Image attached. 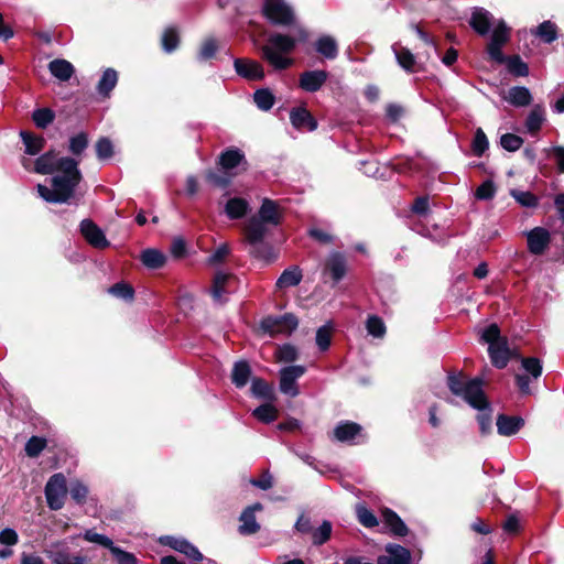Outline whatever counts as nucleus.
<instances>
[{"mask_svg": "<svg viewBox=\"0 0 564 564\" xmlns=\"http://www.w3.org/2000/svg\"><path fill=\"white\" fill-rule=\"evenodd\" d=\"M35 172L40 174H54L52 188L39 184V195L48 203H68L82 181L78 162L72 158H57L53 151L46 152L35 161Z\"/></svg>", "mask_w": 564, "mask_h": 564, "instance_id": "obj_1", "label": "nucleus"}, {"mask_svg": "<svg viewBox=\"0 0 564 564\" xmlns=\"http://www.w3.org/2000/svg\"><path fill=\"white\" fill-rule=\"evenodd\" d=\"M280 205L269 198H264L256 215H252L243 227L245 241L249 245V253L257 258L268 260L271 248L264 242V237L270 227H276L282 220Z\"/></svg>", "mask_w": 564, "mask_h": 564, "instance_id": "obj_2", "label": "nucleus"}, {"mask_svg": "<svg viewBox=\"0 0 564 564\" xmlns=\"http://www.w3.org/2000/svg\"><path fill=\"white\" fill-rule=\"evenodd\" d=\"M447 384L453 394L463 398L470 406L478 410L477 422L480 433L488 435L491 432V408L482 390V380L479 378L466 379L462 375H449Z\"/></svg>", "mask_w": 564, "mask_h": 564, "instance_id": "obj_3", "label": "nucleus"}, {"mask_svg": "<svg viewBox=\"0 0 564 564\" xmlns=\"http://www.w3.org/2000/svg\"><path fill=\"white\" fill-rule=\"evenodd\" d=\"M307 36L308 34L303 28L296 29L295 36L273 33L261 47L262 57L274 69H286L293 64V59L289 55L295 48L296 42L306 41Z\"/></svg>", "mask_w": 564, "mask_h": 564, "instance_id": "obj_4", "label": "nucleus"}, {"mask_svg": "<svg viewBox=\"0 0 564 564\" xmlns=\"http://www.w3.org/2000/svg\"><path fill=\"white\" fill-rule=\"evenodd\" d=\"M264 17L275 25H292L295 21L293 8L285 0H264Z\"/></svg>", "mask_w": 564, "mask_h": 564, "instance_id": "obj_5", "label": "nucleus"}, {"mask_svg": "<svg viewBox=\"0 0 564 564\" xmlns=\"http://www.w3.org/2000/svg\"><path fill=\"white\" fill-rule=\"evenodd\" d=\"M523 373L516 375V382L522 394H531L530 383L542 375L541 360L535 357L521 358Z\"/></svg>", "mask_w": 564, "mask_h": 564, "instance_id": "obj_6", "label": "nucleus"}, {"mask_svg": "<svg viewBox=\"0 0 564 564\" xmlns=\"http://www.w3.org/2000/svg\"><path fill=\"white\" fill-rule=\"evenodd\" d=\"M67 494L66 478L63 474H54L45 486V498L52 510H59L64 506Z\"/></svg>", "mask_w": 564, "mask_h": 564, "instance_id": "obj_7", "label": "nucleus"}, {"mask_svg": "<svg viewBox=\"0 0 564 564\" xmlns=\"http://www.w3.org/2000/svg\"><path fill=\"white\" fill-rule=\"evenodd\" d=\"M299 325L293 314H285L279 317L269 316L261 322V328L270 336L278 334L290 335Z\"/></svg>", "mask_w": 564, "mask_h": 564, "instance_id": "obj_8", "label": "nucleus"}, {"mask_svg": "<svg viewBox=\"0 0 564 564\" xmlns=\"http://www.w3.org/2000/svg\"><path fill=\"white\" fill-rule=\"evenodd\" d=\"M306 371L304 366H289L280 370V391L291 398L299 395L300 390L296 380Z\"/></svg>", "mask_w": 564, "mask_h": 564, "instance_id": "obj_9", "label": "nucleus"}, {"mask_svg": "<svg viewBox=\"0 0 564 564\" xmlns=\"http://www.w3.org/2000/svg\"><path fill=\"white\" fill-rule=\"evenodd\" d=\"M235 276L231 273L218 271L214 275L210 295L216 304H224L226 295L234 290Z\"/></svg>", "mask_w": 564, "mask_h": 564, "instance_id": "obj_10", "label": "nucleus"}, {"mask_svg": "<svg viewBox=\"0 0 564 564\" xmlns=\"http://www.w3.org/2000/svg\"><path fill=\"white\" fill-rule=\"evenodd\" d=\"M80 232L86 241L95 248L105 249L110 245L104 231L90 219H84L80 223Z\"/></svg>", "mask_w": 564, "mask_h": 564, "instance_id": "obj_11", "label": "nucleus"}, {"mask_svg": "<svg viewBox=\"0 0 564 564\" xmlns=\"http://www.w3.org/2000/svg\"><path fill=\"white\" fill-rule=\"evenodd\" d=\"M236 73L248 80H261L264 78V70L260 63L247 59L236 58L234 61Z\"/></svg>", "mask_w": 564, "mask_h": 564, "instance_id": "obj_12", "label": "nucleus"}, {"mask_svg": "<svg viewBox=\"0 0 564 564\" xmlns=\"http://www.w3.org/2000/svg\"><path fill=\"white\" fill-rule=\"evenodd\" d=\"M328 78V73L322 69L306 70L300 75L299 85L307 93L319 90Z\"/></svg>", "mask_w": 564, "mask_h": 564, "instance_id": "obj_13", "label": "nucleus"}, {"mask_svg": "<svg viewBox=\"0 0 564 564\" xmlns=\"http://www.w3.org/2000/svg\"><path fill=\"white\" fill-rule=\"evenodd\" d=\"M528 249L533 254H542L551 241L549 230L543 227H535L527 232Z\"/></svg>", "mask_w": 564, "mask_h": 564, "instance_id": "obj_14", "label": "nucleus"}, {"mask_svg": "<svg viewBox=\"0 0 564 564\" xmlns=\"http://www.w3.org/2000/svg\"><path fill=\"white\" fill-rule=\"evenodd\" d=\"M260 510H262V505L257 502L242 511L239 519L241 522V524L239 525V532L241 534L250 535L259 531L260 525L256 519V511Z\"/></svg>", "mask_w": 564, "mask_h": 564, "instance_id": "obj_15", "label": "nucleus"}, {"mask_svg": "<svg viewBox=\"0 0 564 564\" xmlns=\"http://www.w3.org/2000/svg\"><path fill=\"white\" fill-rule=\"evenodd\" d=\"M469 24L478 34L486 35L494 25V17L484 8H475Z\"/></svg>", "mask_w": 564, "mask_h": 564, "instance_id": "obj_16", "label": "nucleus"}, {"mask_svg": "<svg viewBox=\"0 0 564 564\" xmlns=\"http://www.w3.org/2000/svg\"><path fill=\"white\" fill-rule=\"evenodd\" d=\"M164 543L171 546L173 550L183 553L193 561H203L204 556L196 546L189 543L185 539H177L173 536L164 538Z\"/></svg>", "mask_w": 564, "mask_h": 564, "instance_id": "obj_17", "label": "nucleus"}, {"mask_svg": "<svg viewBox=\"0 0 564 564\" xmlns=\"http://www.w3.org/2000/svg\"><path fill=\"white\" fill-rule=\"evenodd\" d=\"M325 272H329L334 282H339L346 274V259L339 252L329 254L325 263Z\"/></svg>", "mask_w": 564, "mask_h": 564, "instance_id": "obj_18", "label": "nucleus"}, {"mask_svg": "<svg viewBox=\"0 0 564 564\" xmlns=\"http://www.w3.org/2000/svg\"><path fill=\"white\" fill-rule=\"evenodd\" d=\"M524 421L519 416H508L505 414H500L497 417V430L498 433L502 436H511L523 426Z\"/></svg>", "mask_w": 564, "mask_h": 564, "instance_id": "obj_19", "label": "nucleus"}, {"mask_svg": "<svg viewBox=\"0 0 564 564\" xmlns=\"http://www.w3.org/2000/svg\"><path fill=\"white\" fill-rule=\"evenodd\" d=\"M488 352L494 366L500 369L507 366L510 358V350L506 339L494 345L491 344V346L488 347Z\"/></svg>", "mask_w": 564, "mask_h": 564, "instance_id": "obj_20", "label": "nucleus"}, {"mask_svg": "<svg viewBox=\"0 0 564 564\" xmlns=\"http://www.w3.org/2000/svg\"><path fill=\"white\" fill-rule=\"evenodd\" d=\"M290 120L296 129H306L308 131H313L317 128L316 120L304 108L293 109L290 113Z\"/></svg>", "mask_w": 564, "mask_h": 564, "instance_id": "obj_21", "label": "nucleus"}, {"mask_svg": "<svg viewBox=\"0 0 564 564\" xmlns=\"http://www.w3.org/2000/svg\"><path fill=\"white\" fill-rule=\"evenodd\" d=\"M398 64L408 73H414L416 70V61L412 52L399 44L392 45Z\"/></svg>", "mask_w": 564, "mask_h": 564, "instance_id": "obj_22", "label": "nucleus"}, {"mask_svg": "<svg viewBox=\"0 0 564 564\" xmlns=\"http://www.w3.org/2000/svg\"><path fill=\"white\" fill-rule=\"evenodd\" d=\"M531 34L539 37L543 43L551 44L557 40L558 29L554 22L547 20L531 29Z\"/></svg>", "mask_w": 564, "mask_h": 564, "instance_id": "obj_23", "label": "nucleus"}, {"mask_svg": "<svg viewBox=\"0 0 564 564\" xmlns=\"http://www.w3.org/2000/svg\"><path fill=\"white\" fill-rule=\"evenodd\" d=\"M250 209L249 202L241 197H232L225 205V214L229 219H240Z\"/></svg>", "mask_w": 564, "mask_h": 564, "instance_id": "obj_24", "label": "nucleus"}, {"mask_svg": "<svg viewBox=\"0 0 564 564\" xmlns=\"http://www.w3.org/2000/svg\"><path fill=\"white\" fill-rule=\"evenodd\" d=\"M315 50L327 59H335L338 55V44L330 35H322L315 42Z\"/></svg>", "mask_w": 564, "mask_h": 564, "instance_id": "obj_25", "label": "nucleus"}, {"mask_svg": "<svg viewBox=\"0 0 564 564\" xmlns=\"http://www.w3.org/2000/svg\"><path fill=\"white\" fill-rule=\"evenodd\" d=\"M303 278L302 271L299 267L293 265L285 269L276 280L275 286L279 290L296 286L301 283Z\"/></svg>", "mask_w": 564, "mask_h": 564, "instance_id": "obj_26", "label": "nucleus"}, {"mask_svg": "<svg viewBox=\"0 0 564 564\" xmlns=\"http://www.w3.org/2000/svg\"><path fill=\"white\" fill-rule=\"evenodd\" d=\"M506 100L514 107H525L532 101V95L527 87L514 86L508 90Z\"/></svg>", "mask_w": 564, "mask_h": 564, "instance_id": "obj_27", "label": "nucleus"}, {"mask_svg": "<svg viewBox=\"0 0 564 564\" xmlns=\"http://www.w3.org/2000/svg\"><path fill=\"white\" fill-rule=\"evenodd\" d=\"M382 520L394 535H406L408 527L394 511L384 509L382 511Z\"/></svg>", "mask_w": 564, "mask_h": 564, "instance_id": "obj_28", "label": "nucleus"}, {"mask_svg": "<svg viewBox=\"0 0 564 564\" xmlns=\"http://www.w3.org/2000/svg\"><path fill=\"white\" fill-rule=\"evenodd\" d=\"M51 74L62 82L70 79L74 74L73 65L66 59H54L48 64Z\"/></svg>", "mask_w": 564, "mask_h": 564, "instance_id": "obj_29", "label": "nucleus"}, {"mask_svg": "<svg viewBox=\"0 0 564 564\" xmlns=\"http://www.w3.org/2000/svg\"><path fill=\"white\" fill-rule=\"evenodd\" d=\"M360 430L361 427L357 423L341 422L335 427L334 435L339 442H349L360 432Z\"/></svg>", "mask_w": 564, "mask_h": 564, "instance_id": "obj_30", "label": "nucleus"}, {"mask_svg": "<svg viewBox=\"0 0 564 564\" xmlns=\"http://www.w3.org/2000/svg\"><path fill=\"white\" fill-rule=\"evenodd\" d=\"M245 159L243 153L238 149H228L219 156V165L223 170L229 171L238 166Z\"/></svg>", "mask_w": 564, "mask_h": 564, "instance_id": "obj_31", "label": "nucleus"}, {"mask_svg": "<svg viewBox=\"0 0 564 564\" xmlns=\"http://www.w3.org/2000/svg\"><path fill=\"white\" fill-rule=\"evenodd\" d=\"M118 83V73L113 68H107L98 82L97 90L100 95L108 97Z\"/></svg>", "mask_w": 564, "mask_h": 564, "instance_id": "obj_32", "label": "nucleus"}, {"mask_svg": "<svg viewBox=\"0 0 564 564\" xmlns=\"http://www.w3.org/2000/svg\"><path fill=\"white\" fill-rule=\"evenodd\" d=\"M251 375V369L248 362L246 361H237L234 365L231 380L232 383L237 388H242L247 384L249 377Z\"/></svg>", "mask_w": 564, "mask_h": 564, "instance_id": "obj_33", "label": "nucleus"}, {"mask_svg": "<svg viewBox=\"0 0 564 564\" xmlns=\"http://www.w3.org/2000/svg\"><path fill=\"white\" fill-rule=\"evenodd\" d=\"M142 263L149 269H159L164 265L166 258L156 249H147L140 257Z\"/></svg>", "mask_w": 564, "mask_h": 564, "instance_id": "obj_34", "label": "nucleus"}, {"mask_svg": "<svg viewBox=\"0 0 564 564\" xmlns=\"http://www.w3.org/2000/svg\"><path fill=\"white\" fill-rule=\"evenodd\" d=\"M544 121V109L542 106H534L530 111L527 120L525 127L530 133H535L541 129V126Z\"/></svg>", "mask_w": 564, "mask_h": 564, "instance_id": "obj_35", "label": "nucleus"}, {"mask_svg": "<svg viewBox=\"0 0 564 564\" xmlns=\"http://www.w3.org/2000/svg\"><path fill=\"white\" fill-rule=\"evenodd\" d=\"M251 392L257 398H261L269 401L274 399L273 388L269 386L264 380L259 378H254L252 380Z\"/></svg>", "mask_w": 564, "mask_h": 564, "instance_id": "obj_36", "label": "nucleus"}, {"mask_svg": "<svg viewBox=\"0 0 564 564\" xmlns=\"http://www.w3.org/2000/svg\"><path fill=\"white\" fill-rule=\"evenodd\" d=\"M23 143L25 145V152L30 155H35L44 148V139L41 137H34L26 131L20 133Z\"/></svg>", "mask_w": 564, "mask_h": 564, "instance_id": "obj_37", "label": "nucleus"}, {"mask_svg": "<svg viewBox=\"0 0 564 564\" xmlns=\"http://www.w3.org/2000/svg\"><path fill=\"white\" fill-rule=\"evenodd\" d=\"M252 414L259 421H261L263 423H270V422H273L274 420H276L278 410L273 404L265 403V404H262V405L258 406L257 409H254Z\"/></svg>", "mask_w": 564, "mask_h": 564, "instance_id": "obj_38", "label": "nucleus"}, {"mask_svg": "<svg viewBox=\"0 0 564 564\" xmlns=\"http://www.w3.org/2000/svg\"><path fill=\"white\" fill-rule=\"evenodd\" d=\"M48 557L53 564H85L86 560L79 555H72L66 552H51Z\"/></svg>", "mask_w": 564, "mask_h": 564, "instance_id": "obj_39", "label": "nucleus"}, {"mask_svg": "<svg viewBox=\"0 0 564 564\" xmlns=\"http://www.w3.org/2000/svg\"><path fill=\"white\" fill-rule=\"evenodd\" d=\"M253 100L259 109L269 110L274 105V96L273 94L265 88L258 89L253 95Z\"/></svg>", "mask_w": 564, "mask_h": 564, "instance_id": "obj_40", "label": "nucleus"}, {"mask_svg": "<svg viewBox=\"0 0 564 564\" xmlns=\"http://www.w3.org/2000/svg\"><path fill=\"white\" fill-rule=\"evenodd\" d=\"M180 42L178 32L174 26H169L164 30L162 35V46L167 53L174 51Z\"/></svg>", "mask_w": 564, "mask_h": 564, "instance_id": "obj_41", "label": "nucleus"}, {"mask_svg": "<svg viewBox=\"0 0 564 564\" xmlns=\"http://www.w3.org/2000/svg\"><path fill=\"white\" fill-rule=\"evenodd\" d=\"M332 523L329 521H323V523L312 532L313 544L322 545L326 543L332 535Z\"/></svg>", "mask_w": 564, "mask_h": 564, "instance_id": "obj_42", "label": "nucleus"}, {"mask_svg": "<svg viewBox=\"0 0 564 564\" xmlns=\"http://www.w3.org/2000/svg\"><path fill=\"white\" fill-rule=\"evenodd\" d=\"M55 118V113L50 108H40L36 109L33 115L32 119L37 128L44 129L48 124L53 122Z\"/></svg>", "mask_w": 564, "mask_h": 564, "instance_id": "obj_43", "label": "nucleus"}, {"mask_svg": "<svg viewBox=\"0 0 564 564\" xmlns=\"http://www.w3.org/2000/svg\"><path fill=\"white\" fill-rule=\"evenodd\" d=\"M366 328L369 335L376 338H382L386 334V325L377 315H371L366 322Z\"/></svg>", "mask_w": 564, "mask_h": 564, "instance_id": "obj_44", "label": "nucleus"}, {"mask_svg": "<svg viewBox=\"0 0 564 564\" xmlns=\"http://www.w3.org/2000/svg\"><path fill=\"white\" fill-rule=\"evenodd\" d=\"M83 538L90 543L99 544L109 551H111L115 546L112 540L104 534H99L94 530H86L83 534Z\"/></svg>", "mask_w": 564, "mask_h": 564, "instance_id": "obj_45", "label": "nucleus"}, {"mask_svg": "<svg viewBox=\"0 0 564 564\" xmlns=\"http://www.w3.org/2000/svg\"><path fill=\"white\" fill-rule=\"evenodd\" d=\"M489 147L488 139L481 128L475 132L471 149L475 155L481 156Z\"/></svg>", "mask_w": 564, "mask_h": 564, "instance_id": "obj_46", "label": "nucleus"}, {"mask_svg": "<svg viewBox=\"0 0 564 564\" xmlns=\"http://www.w3.org/2000/svg\"><path fill=\"white\" fill-rule=\"evenodd\" d=\"M510 34V29L506 25L503 21H499L494 30L490 37L491 43L503 45L508 42Z\"/></svg>", "mask_w": 564, "mask_h": 564, "instance_id": "obj_47", "label": "nucleus"}, {"mask_svg": "<svg viewBox=\"0 0 564 564\" xmlns=\"http://www.w3.org/2000/svg\"><path fill=\"white\" fill-rule=\"evenodd\" d=\"M358 521L366 528H373L378 524L376 516L365 506L356 507Z\"/></svg>", "mask_w": 564, "mask_h": 564, "instance_id": "obj_48", "label": "nucleus"}, {"mask_svg": "<svg viewBox=\"0 0 564 564\" xmlns=\"http://www.w3.org/2000/svg\"><path fill=\"white\" fill-rule=\"evenodd\" d=\"M45 446V438L32 436L25 444V453L29 457H37Z\"/></svg>", "mask_w": 564, "mask_h": 564, "instance_id": "obj_49", "label": "nucleus"}, {"mask_svg": "<svg viewBox=\"0 0 564 564\" xmlns=\"http://www.w3.org/2000/svg\"><path fill=\"white\" fill-rule=\"evenodd\" d=\"M507 67L508 70L516 76H527L529 74L528 65L519 56L510 57Z\"/></svg>", "mask_w": 564, "mask_h": 564, "instance_id": "obj_50", "label": "nucleus"}, {"mask_svg": "<svg viewBox=\"0 0 564 564\" xmlns=\"http://www.w3.org/2000/svg\"><path fill=\"white\" fill-rule=\"evenodd\" d=\"M87 145L88 138L87 134L84 132H80L72 137L69 140V151L75 155L82 154L87 148Z\"/></svg>", "mask_w": 564, "mask_h": 564, "instance_id": "obj_51", "label": "nucleus"}, {"mask_svg": "<svg viewBox=\"0 0 564 564\" xmlns=\"http://www.w3.org/2000/svg\"><path fill=\"white\" fill-rule=\"evenodd\" d=\"M522 143H523L522 138H520L519 135L513 134V133H506V134L501 135V138H500L501 147L505 150L510 151V152L519 150L521 148Z\"/></svg>", "mask_w": 564, "mask_h": 564, "instance_id": "obj_52", "label": "nucleus"}, {"mask_svg": "<svg viewBox=\"0 0 564 564\" xmlns=\"http://www.w3.org/2000/svg\"><path fill=\"white\" fill-rule=\"evenodd\" d=\"M69 492L77 503L83 505L86 501L88 488L83 482L76 480L70 484Z\"/></svg>", "mask_w": 564, "mask_h": 564, "instance_id": "obj_53", "label": "nucleus"}, {"mask_svg": "<svg viewBox=\"0 0 564 564\" xmlns=\"http://www.w3.org/2000/svg\"><path fill=\"white\" fill-rule=\"evenodd\" d=\"M275 355L279 361L292 362L297 359V349L290 344H285L278 348Z\"/></svg>", "mask_w": 564, "mask_h": 564, "instance_id": "obj_54", "label": "nucleus"}, {"mask_svg": "<svg viewBox=\"0 0 564 564\" xmlns=\"http://www.w3.org/2000/svg\"><path fill=\"white\" fill-rule=\"evenodd\" d=\"M481 339L489 346L505 340V338L500 336V329L496 324H491L482 330Z\"/></svg>", "mask_w": 564, "mask_h": 564, "instance_id": "obj_55", "label": "nucleus"}, {"mask_svg": "<svg viewBox=\"0 0 564 564\" xmlns=\"http://www.w3.org/2000/svg\"><path fill=\"white\" fill-rule=\"evenodd\" d=\"M218 45L214 39H206L199 50L198 59L207 61L215 56Z\"/></svg>", "mask_w": 564, "mask_h": 564, "instance_id": "obj_56", "label": "nucleus"}, {"mask_svg": "<svg viewBox=\"0 0 564 564\" xmlns=\"http://www.w3.org/2000/svg\"><path fill=\"white\" fill-rule=\"evenodd\" d=\"M96 153L98 159L106 160L112 156L113 145L108 138H101L96 143Z\"/></svg>", "mask_w": 564, "mask_h": 564, "instance_id": "obj_57", "label": "nucleus"}, {"mask_svg": "<svg viewBox=\"0 0 564 564\" xmlns=\"http://www.w3.org/2000/svg\"><path fill=\"white\" fill-rule=\"evenodd\" d=\"M110 552L116 557L118 564H138V558L132 553L116 545Z\"/></svg>", "mask_w": 564, "mask_h": 564, "instance_id": "obj_58", "label": "nucleus"}, {"mask_svg": "<svg viewBox=\"0 0 564 564\" xmlns=\"http://www.w3.org/2000/svg\"><path fill=\"white\" fill-rule=\"evenodd\" d=\"M109 293L123 300L133 297V289L126 283H116L109 289Z\"/></svg>", "mask_w": 564, "mask_h": 564, "instance_id": "obj_59", "label": "nucleus"}, {"mask_svg": "<svg viewBox=\"0 0 564 564\" xmlns=\"http://www.w3.org/2000/svg\"><path fill=\"white\" fill-rule=\"evenodd\" d=\"M316 344L321 350L328 349L330 345V327L322 326L316 332Z\"/></svg>", "mask_w": 564, "mask_h": 564, "instance_id": "obj_60", "label": "nucleus"}, {"mask_svg": "<svg viewBox=\"0 0 564 564\" xmlns=\"http://www.w3.org/2000/svg\"><path fill=\"white\" fill-rule=\"evenodd\" d=\"M19 542V535L14 529L6 528L0 531V544L3 546H14Z\"/></svg>", "mask_w": 564, "mask_h": 564, "instance_id": "obj_61", "label": "nucleus"}, {"mask_svg": "<svg viewBox=\"0 0 564 564\" xmlns=\"http://www.w3.org/2000/svg\"><path fill=\"white\" fill-rule=\"evenodd\" d=\"M495 185L491 181H486L476 189V197L478 199H490L495 196Z\"/></svg>", "mask_w": 564, "mask_h": 564, "instance_id": "obj_62", "label": "nucleus"}, {"mask_svg": "<svg viewBox=\"0 0 564 564\" xmlns=\"http://www.w3.org/2000/svg\"><path fill=\"white\" fill-rule=\"evenodd\" d=\"M229 254V248L227 245L219 246L208 258V263L217 264L225 260Z\"/></svg>", "mask_w": 564, "mask_h": 564, "instance_id": "obj_63", "label": "nucleus"}, {"mask_svg": "<svg viewBox=\"0 0 564 564\" xmlns=\"http://www.w3.org/2000/svg\"><path fill=\"white\" fill-rule=\"evenodd\" d=\"M553 156L560 172L564 173V147H554L551 149Z\"/></svg>", "mask_w": 564, "mask_h": 564, "instance_id": "obj_64", "label": "nucleus"}]
</instances>
